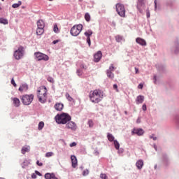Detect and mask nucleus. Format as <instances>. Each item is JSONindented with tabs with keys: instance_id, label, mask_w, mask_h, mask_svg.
Segmentation results:
<instances>
[{
	"instance_id": "obj_31",
	"label": "nucleus",
	"mask_w": 179,
	"mask_h": 179,
	"mask_svg": "<svg viewBox=\"0 0 179 179\" xmlns=\"http://www.w3.org/2000/svg\"><path fill=\"white\" fill-rule=\"evenodd\" d=\"M113 143H114L115 149H116L117 150H118V149H120V143H118L117 140H115V141H113Z\"/></svg>"
},
{
	"instance_id": "obj_45",
	"label": "nucleus",
	"mask_w": 179,
	"mask_h": 179,
	"mask_svg": "<svg viewBox=\"0 0 179 179\" xmlns=\"http://www.w3.org/2000/svg\"><path fill=\"white\" fill-rule=\"evenodd\" d=\"M142 110H143V111H146V110H147L146 104L144 103L143 105Z\"/></svg>"
},
{
	"instance_id": "obj_47",
	"label": "nucleus",
	"mask_w": 179,
	"mask_h": 179,
	"mask_svg": "<svg viewBox=\"0 0 179 179\" xmlns=\"http://www.w3.org/2000/svg\"><path fill=\"white\" fill-rule=\"evenodd\" d=\"M138 89H143V84L141 83L138 86Z\"/></svg>"
},
{
	"instance_id": "obj_4",
	"label": "nucleus",
	"mask_w": 179,
	"mask_h": 179,
	"mask_svg": "<svg viewBox=\"0 0 179 179\" xmlns=\"http://www.w3.org/2000/svg\"><path fill=\"white\" fill-rule=\"evenodd\" d=\"M20 100L24 106H30L34 100V94H25L20 96Z\"/></svg>"
},
{
	"instance_id": "obj_20",
	"label": "nucleus",
	"mask_w": 179,
	"mask_h": 179,
	"mask_svg": "<svg viewBox=\"0 0 179 179\" xmlns=\"http://www.w3.org/2000/svg\"><path fill=\"white\" fill-rule=\"evenodd\" d=\"M45 179H58V178L55 176V174L50 173H47L45 174Z\"/></svg>"
},
{
	"instance_id": "obj_17",
	"label": "nucleus",
	"mask_w": 179,
	"mask_h": 179,
	"mask_svg": "<svg viewBox=\"0 0 179 179\" xmlns=\"http://www.w3.org/2000/svg\"><path fill=\"white\" fill-rule=\"evenodd\" d=\"M55 109L57 111H62V110H64V103H56L55 104Z\"/></svg>"
},
{
	"instance_id": "obj_46",
	"label": "nucleus",
	"mask_w": 179,
	"mask_h": 179,
	"mask_svg": "<svg viewBox=\"0 0 179 179\" xmlns=\"http://www.w3.org/2000/svg\"><path fill=\"white\" fill-rule=\"evenodd\" d=\"M36 164H37V166H39V167H42V166H43V163L40 162V161H37Z\"/></svg>"
},
{
	"instance_id": "obj_53",
	"label": "nucleus",
	"mask_w": 179,
	"mask_h": 179,
	"mask_svg": "<svg viewBox=\"0 0 179 179\" xmlns=\"http://www.w3.org/2000/svg\"><path fill=\"white\" fill-rule=\"evenodd\" d=\"M147 17H150V13L149 11H147Z\"/></svg>"
},
{
	"instance_id": "obj_27",
	"label": "nucleus",
	"mask_w": 179,
	"mask_h": 179,
	"mask_svg": "<svg viewBox=\"0 0 179 179\" xmlns=\"http://www.w3.org/2000/svg\"><path fill=\"white\" fill-rule=\"evenodd\" d=\"M107 138H108V140L109 141V142H114V141H115V140H114L115 139L114 136H113V134H111L110 133H108Z\"/></svg>"
},
{
	"instance_id": "obj_16",
	"label": "nucleus",
	"mask_w": 179,
	"mask_h": 179,
	"mask_svg": "<svg viewBox=\"0 0 179 179\" xmlns=\"http://www.w3.org/2000/svg\"><path fill=\"white\" fill-rule=\"evenodd\" d=\"M71 159L72 167L73 169H76V167H77L78 166V159H76V156L75 155H71Z\"/></svg>"
},
{
	"instance_id": "obj_21",
	"label": "nucleus",
	"mask_w": 179,
	"mask_h": 179,
	"mask_svg": "<svg viewBox=\"0 0 179 179\" xmlns=\"http://www.w3.org/2000/svg\"><path fill=\"white\" fill-rule=\"evenodd\" d=\"M37 27L41 29H44L45 27V24L44 23V21L43 20H39L37 22Z\"/></svg>"
},
{
	"instance_id": "obj_51",
	"label": "nucleus",
	"mask_w": 179,
	"mask_h": 179,
	"mask_svg": "<svg viewBox=\"0 0 179 179\" xmlns=\"http://www.w3.org/2000/svg\"><path fill=\"white\" fill-rule=\"evenodd\" d=\"M31 178H37V176H36L35 173H33V174L31 175Z\"/></svg>"
},
{
	"instance_id": "obj_55",
	"label": "nucleus",
	"mask_w": 179,
	"mask_h": 179,
	"mask_svg": "<svg viewBox=\"0 0 179 179\" xmlns=\"http://www.w3.org/2000/svg\"><path fill=\"white\" fill-rule=\"evenodd\" d=\"M155 9L157 8V0H155Z\"/></svg>"
},
{
	"instance_id": "obj_30",
	"label": "nucleus",
	"mask_w": 179,
	"mask_h": 179,
	"mask_svg": "<svg viewBox=\"0 0 179 179\" xmlns=\"http://www.w3.org/2000/svg\"><path fill=\"white\" fill-rule=\"evenodd\" d=\"M0 23H1L2 24H8V20L5 18H0Z\"/></svg>"
},
{
	"instance_id": "obj_15",
	"label": "nucleus",
	"mask_w": 179,
	"mask_h": 179,
	"mask_svg": "<svg viewBox=\"0 0 179 179\" xmlns=\"http://www.w3.org/2000/svg\"><path fill=\"white\" fill-rule=\"evenodd\" d=\"M18 90L21 93H23V92H27V90H29V85L27 84H26V83L22 84L20 86Z\"/></svg>"
},
{
	"instance_id": "obj_26",
	"label": "nucleus",
	"mask_w": 179,
	"mask_h": 179,
	"mask_svg": "<svg viewBox=\"0 0 179 179\" xmlns=\"http://www.w3.org/2000/svg\"><path fill=\"white\" fill-rule=\"evenodd\" d=\"M29 164H30V162L27 159H25L22 164V169H26V167L29 166Z\"/></svg>"
},
{
	"instance_id": "obj_44",
	"label": "nucleus",
	"mask_w": 179,
	"mask_h": 179,
	"mask_svg": "<svg viewBox=\"0 0 179 179\" xmlns=\"http://www.w3.org/2000/svg\"><path fill=\"white\" fill-rule=\"evenodd\" d=\"M70 148H73L75 146H76V142H73L71 143H70Z\"/></svg>"
},
{
	"instance_id": "obj_58",
	"label": "nucleus",
	"mask_w": 179,
	"mask_h": 179,
	"mask_svg": "<svg viewBox=\"0 0 179 179\" xmlns=\"http://www.w3.org/2000/svg\"><path fill=\"white\" fill-rule=\"evenodd\" d=\"M154 148H155V150H157L156 145H154Z\"/></svg>"
},
{
	"instance_id": "obj_49",
	"label": "nucleus",
	"mask_w": 179,
	"mask_h": 179,
	"mask_svg": "<svg viewBox=\"0 0 179 179\" xmlns=\"http://www.w3.org/2000/svg\"><path fill=\"white\" fill-rule=\"evenodd\" d=\"M59 40H55V41H53V42H52V44H57V43H59Z\"/></svg>"
},
{
	"instance_id": "obj_5",
	"label": "nucleus",
	"mask_w": 179,
	"mask_h": 179,
	"mask_svg": "<svg viewBox=\"0 0 179 179\" xmlns=\"http://www.w3.org/2000/svg\"><path fill=\"white\" fill-rule=\"evenodd\" d=\"M83 29V25L82 24L74 25L71 28L70 33L71 36L76 37V36H79V34H80V31H82Z\"/></svg>"
},
{
	"instance_id": "obj_40",
	"label": "nucleus",
	"mask_w": 179,
	"mask_h": 179,
	"mask_svg": "<svg viewBox=\"0 0 179 179\" xmlns=\"http://www.w3.org/2000/svg\"><path fill=\"white\" fill-rule=\"evenodd\" d=\"M11 85H13L14 87H16L17 86L16 83H15V79H13V78H12V80H11Z\"/></svg>"
},
{
	"instance_id": "obj_29",
	"label": "nucleus",
	"mask_w": 179,
	"mask_h": 179,
	"mask_svg": "<svg viewBox=\"0 0 179 179\" xmlns=\"http://www.w3.org/2000/svg\"><path fill=\"white\" fill-rule=\"evenodd\" d=\"M85 19L86 22H90V14H89V13H85Z\"/></svg>"
},
{
	"instance_id": "obj_11",
	"label": "nucleus",
	"mask_w": 179,
	"mask_h": 179,
	"mask_svg": "<svg viewBox=\"0 0 179 179\" xmlns=\"http://www.w3.org/2000/svg\"><path fill=\"white\" fill-rule=\"evenodd\" d=\"M85 37H87V43L89 45V47H90V45H92V41H90V36H92V34H93V31L89 29L87 31H86L84 33Z\"/></svg>"
},
{
	"instance_id": "obj_50",
	"label": "nucleus",
	"mask_w": 179,
	"mask_h": 179,
	"mask_svg": "<svg viewBox=\"0 0 179 179\" xmlns=\"http://www.w3.org/2000/svg\"><path fill=\"white\" fill-rule=\"evenodd\" d=\"M77 73L79 76H80V75H82V71L80 70H78Z\"/></svg>"
},
{
	"instance_id": "obj_33",
	"label": "nucleus",
	"mask_w": 179,
	"mask_h": 179,
	"mask_svg": "<svg viewBox=\"0 0 179 179\" xmlns=\"http://www.w3.org/2000/svg\"><path fill=\"white\" fill-rule=\"evenodd\" d=\"M66 98L69 101H72L73 100V98L69 95V93H66Z\"/></svg>"
},
{
	"instance_id": "obj_56",
	"label": "nucleus",
	"mask_w": 179,
	"mask_h": 179,
	"mask_svg": "<svg viewBox=\"0 0 179 179\" xmlns=\"http://www.w3.org/2000/svg\"><path fill=\"white\" fill-rule=\"evenodd\" d=\"M156 82H157V78H156V76H154V83L156 85Z\"/></svg>"
},
{
	"instance_id": "obj_18",
	"label": "nucleus",
	"mask_w": 179,
	"mask_h": 179,
	"mask_svg": "<svg viewBox=\"0 0 179 179\" xmlns=\"http://www.w3.org/2000/svg\"><path fill=\"white\" fill-rule=\"evenodd\" d=\"M136 42L137 43V44H139L140 45H146V41H145V39L141 38H136Z\"/></svg>"
},
{
	"instance_id": "obj_35",
	"label": "nucleus",
	"mask_w": 179,
	"mask_h": 179,
	"mask_svg": "<svg viewBox=\"0 0 179 179\" xmlns=\"http://www.w3.org/2000/svg\"><path fill=\"white\" fill-rule=\"evenodd\" d=\"M53 31L55 33H59V29H58V25H57V24L54 25Z\"/></svg>"
},
{
	"instance_id": "obj_25",
	"label": "nucleus",
	"mask_w": 179,
	"mask_h": 179,
	"mask_svg": "<svg viewBox=\"0 0 179 179\" xmlns=\"http://www.w3.org/2000/svg\"><path fill=\"white\" fill-rule=\"evenodd\" d=\"M21 152H22V155H25L27 152H30V146L22 147Z\"/></svg>"
},
{
	"instance_id": "obj_9",
	"label": "nucleus",
	"mask_w": 179,
	"mask_h": 179,
	"mask_svg": "<svg viewBox=\"0 0 179 179\" xmlns=\"http://www.w3.org/2000/svg\"><path fill=\"white\" fill-rule=\"evenodd\" d=\"M24 51V48L23 46H20L17 50L14 52V57L15 59H20L23 57V52Z\"/></svg>"
},
{
	"instance_id": "obj_19",
	"label": "nucleus",
	"mask_w": 179,
	"mask_h": 179,
	"mask_svg": "<svg viewBox=\"0 0 179 179\" xmlns=\"http://www.w3.org/2000/svg\"><path fill=\"white\" fill-rule=\"evenodd\" d=\"M145 100V96H142V95H139L137 96L136 99V104H142V103H143Z\"/></svg>"
},
{
	"instance_id": "obj_7",
	"label": "nucleus",
	"mask_w": 179,
	"mask_h": 179,
	"mask_svg": "<svg viewBox=\"0 0 179 179\" xmlns=\"http://www.w3.org/2000/svg\"><path fill=\"white\" fill-rule=\"evenodd\" d=\"M136 8L140 13H142L145 10V8H146V0H138Z\"/></svg>"
},
{
	"instance_id": "obj_32",
	"label": "nucleus",
	"mask_w": 179,
	"mask_h": 179,
	"mask_svg": "<svg viewBox=\"0 0 179 179\" xmlns=\"http://www.w3.org/2000/svg\"><path fill=\"white\" fill-rule=\"evenodd\" d=\"M115 39L117 43H121L122 41V36L120 35L116 36Z\"/></svg>"
},
{
	"instance_id": "obj_38",
	"label": "nucleus",
	"mask_w": 179,
	"mask_h": 179,
	"mask_svg": "<svg viewBox=\"0 0 179 179\" xmlns=\"http://www.w3.org/2000/svg\"><path fill=\"white\" fill-rule=\"evenodd\" d=\"M53 155H54V152H47L45 154V157H51V156H52Z\"/></svg>"
},
{
	"instance_id": "obj_39",
	"label": "nucleus",
	"mask_w": 179,
	"mask_h": 179,
	"mask_svg": "<svg viewBox=\"0 0 179 179\" xmlns=\"http://www.w3.org/2000/svg\"><path fill=\"white\" fill-rule=\"evenodd\" d=\"M48 81L50 82V83H54V78H52V77H48Z\"/></svg>"
},
{
	"instance_id": "obj_6",
	"label": "nucleus",
	"mask_w": 179,
	"mask_h": 179,
	"mask_svg": "<svg viewBox=\"0 0 179 179\" xmlns=\"http://www.w3.org/2000/svg\"><path fill=\"white\" fill-rule=\"evenodd\" d=\"M116 12L121 17H125V6L118 3L115 5Z\"/></svg>"
},
{
	"instance_id": "obj_61",
	"label": "nucleus",
	"mask_w": 179,
	"mask_h": 179,
	"mask_svg": "<svg viewBox=\"0 0 179 179\" xmlns=\"http://www.w3.org/2000/svg\"><path fill=\"white\" fill-rule=\"evenodd\" d=\"M50 1H53V0H49Z\"/></svg>"
},
{
	"instance_id": "obj_3",
	"label": "nucleus",
	"mask_w": 179,
	"mask_h": 179,
	"mask_svg": "<svg viewBox=\"0 0 179 179\" xmlns=\"http://www.w3.org/2000/svg\"><path fill=\"white\" fill-rule=\"evenodd\" d=\"M55 120L57 124H68V122L72 120V117L68 113H62L57 114L55 117Z\"/></svg>"
},
{
	"instance_id": "obj_41",
	"label": "nucleus",
	"mask_w": 179,
	"mask_h": 179,
	"mask_svg": "<svg viewBox=\"0 0 179 179\" xmlns=\"http://www.w3.org/2000/svg\"><path fill=\"white\" fill-rule=\"evenodd\" d=\"M89 174V170H87V169H85V170H84L83 171V176H87Z\"/></svg>"
},
{
	"instance_id": "obj_13",
	"label": "nucleus",
	"mask_w": 179,
	"mask_h": 179,
	"mask_svg": "<svg viewBox=\"0 0 179 179\" xmlns=\"http://www.w3.org/2000/svg\"><path fill=\"white\" fill-rule=\"evenodd\" d=\"M66 128H67L68 129H71V131H75L76 129H77L78 126L76 125V123L70 121L66 123Z\"/></svg>"
},
{
	"instance_id": "obj_10",
	"label": "nucleus",
	"mask_w": 179,
	"mask_h": 179,
	"mask_svg": "<svg viewBox=\"0 0 179 179\" xmlns=\"http://www.w3.org/2000/svg\"><path fill=\"white\" fill-rule=\"evenodd\" d=\"M116 69L115 67H114V64H110L109 69L106 71V75L109 79H114V70Z\"/></svg>"
},
{
	"instance_id": "obj_37",
	"label": "nucleus",
	"mask_w": 179,
	"mask_h": 179,
	"mask_svg": "<svg viewBox=\"0 0 179 179\" xmlns=\"http://www.w3.org/2000/svg\"><path fill=\"white\" fill-rule=\"evenodd\" d=\"M100 178L101 179H108V177L107 176V175L106 173H101Z\"/></svg>"
},
{
	"instance_id": "obj_34",
	"label": "nucleus",
	"mask_w": 179,
	"mask_h": 179,
	"mask_svg": "<svg viewBox=\"0 0 179 179\" xmlns=\"http://www.w3.org/2000/svg\"><path fill=\"white\" fill-rule=\"evenodd\" d=\"M20 5H22V1H18L17 3H14L12 5V8H19V6H20Z\"/></svg>"
},
{
	"instance_id": "obj_63",
	"label": "nucleus",
	"mask_w": 179,
	"mask_h": 179,
	"mask_svg": "<svg viewBox=\"0 0 179 179\" xmlns=\"http://www.w3.org/2000/svg\"><path fill=\"white\" fill-rule=\"evenodd\" d=\"M0 10H1V8H0Z\"/></svg>"
},
{
	"instance_id": "obj_14",
	"label": "nucleus",
	"mask_w": 179,
	"mask_h": 179,
	"mask_svg": "<svg viewBox=\"0 0 179 179\" xmlns=\"http://www.w3.org/2000/svg\"><path fill=\"white\" fill-rule=\"evenodd\" d=\"M102 57H103V53H101V51H98L94 56V62H99V61L101 59Z\"/></svg>"
},
{
	"instance_id": "obj_57",
	"label": "nucleus",
	"mask_w": 179,
	"mask_h": 179,
	"mask_svg": "<svg viewBox=\"0 0 179 179\" xmlns=\"http://www.w3.org/2000/svg\"><path fill=\"white\" fill-rule=\"evenodd\" d=\"M136 122L137 124L141 123V118H138Z\"/></svg>"
},
{
	"instance_id": "obj_42",
	"label": "nucleus",
	"mask_w": 179,
	"mask_h": 179,
	"mask_svg": "<svg viewBox=\"0 0 179 179\" xmlns=\"http://www.w3.org/2000/svg\"><path fill=\"white\" fill-rule=\"evenodd\" d=\"M113 89H114V90H115L116 92H119V90H118V86L117 85V84L113 85Z\"/></svg>"
},
{
	"instance_id": "obj_54",
	"label": "nucleus",
	"mask_w": 179,
	"mask_h": 179,
	"mask_svg": "<svg viewBox=\"0 0 179 179\" xmlns=\"http://www.w3.org/2000/svg\"><path fill=\"white\" fill-rule=\"evenodd\" d=\"M35 173H36V174H37L38 176H41V173H40V172H38V171H36Z\"/></svg>"
},
{
	"instance_id": "obj_43",
	"label": "nucleus",
	"mask_w": 179,
	"mask_h": 179,
	"mask_svg": "<svg viewBox=\"0 0 179 179\" xmlns=\"http://www.w3.org/2000/svg\"><path fill=\"white\" fill-rule=\"evenodd\" d=\"M150 139H153V141H156L157 139V137L155 136V135L150 136Z\"/></svg>"
},
{
	"instance_id": "obj_62",
	"label": "nucleus",
	"mask_w": 179,
	"mask_h": 179,
	"mask_svg": "<svg viewBox=\"0 0 179 179\" xmlns=\"http://www.w3.org/2000/svg\"><path fill=\"white\" fill-rule=\"evenodd\" d=\"M3 2V1H5V0H1Z\"/></svg>"
},
{
	"instance_id": "obj_24",
	"label": "nucleus",
	"mask_w": 179,
	"mask_h": 179,
	"mask_svg": "<svg viewBox=\"0 0 179 179\" xmlns=\"http://www.w3.org/2000/svg\"><path fill=\"white\" fill-rule=\"evenodd\" d=\"M13 101L15 107H19L20 106V100L18 98H13Z\"/></svg>"
},
{
	"instance_id": "obj_48",
	"label": "nucleus",
	"mask_w": 179,
	"mask_h": 179,
	"mask_svg": "<svg viewBox=\"0 0 179 179\" xmlns=\"http://www.w3.org/2000/svg\"><path fill=\"white\" fill-rule=\"evenodd\" d=\"M80 68H81L82 69H87V67H86V66H85V64H81V65H80Z\"/></svg>"
},
{
	"instance_id": "obj_23",
	"label": "nucleus",
	"mask_w": 179,
	"mask_h": 179,
	"mask_svg": "<svg viewBox=\"0 0 179 179\" xmlns=\"http://www.w3.org/2000/svg\"><path fill=\"white\" fill-rule=\"evenodd\" d=\"M44 34V28H38L37 27L36 34L37 36H41Z\"/></svg>"
},
{
	"instance_id": "obj_1",
	"label": "nucleus",
	"mask_w": 179,
	"mask_h": 179,
	"mask_svg": "<svg viewBox=\"0 0 179 179\" xmlns=\"http://www.w3.org/2000/svg\"><path fill=\"white\" fill-rule=\"evenodd\" d=\"M104 97V93L100 90H94L90 91V99L92 103H95L96 104L100 103L103 98Z\"/></svg>"
},
{
	"instance_id": "obj_52",
	"label": "nucleus",
	"mask_w": 179,
	"mask_h": 179,
	"mask_svg": "<svg viewBox=\"0 0 179 179\" xmlns=\"http://www.w3.org/2000/svg\"><path fill=\"white\" fill-rule=\"evenodd\" d=\"M135 71L136 74L139 73V69L138 68L135 67Z\"/></svg>"
},
{
	"instance_id": "obj_60",
	"label": "nucleus",
	"mask_w": 179,
	"mask_h": 179,
	"mask_svg": "<svg viewBox=\"0 0 179 179\" xmlns=\"http://www.w3.org/2000/svg\"><path fill=\"white\" fill-rule=\"evenodd\" d=\"M80 1V2H82V1H83V0H79Z\"/></svg>"
},
{
	"instance_id": "obj_59",
	"label": "nucleus",
	"mask_w": 179,
	"mask_h": 179,
	"mask_svg": "<svg viewBox=\"0 0 179 179\" xmlns=\"http://www.w3.org/2000/svg\"><path fill=\"white\" fill-rule=\"evenodd\" d=\"M124 114H128V112L125 111V112H124Z\"/></svg>"
},
{
	"instance_id": "obj_28",
	"label": "nucleus",
	"mask_w": 179,
	"mask_h": 179,
	"mask_svg": "<svg viewBox=\"0 0 179 179\" xmlns=\"http://www.w3.org/2000/svg\"><path fill=\"white\" fill-rule=\"evenodd\" d=\"M43 128H44V122H40L38 126V129L39 131H41V129H43Z\"/></svg>"
},
{
	"instance_id": "obj_8",
	"label": "nucleus",
	"mask_w": 179,
	"mask_h": 179,
	"mask_svg": "<svg viewBox=\"0 0 179 179\" xmlns=\"http://www.w3.org/2000/svg\"><path fill=\"white\" fill-rule=\"evenodd\" d=\"M34 55L36 58H37L38 61H48V59H50V57H48V55L40 52H35Z\"/></svg>"
},
{
	"instance_id": "obj_36",
	"label": "nucleus",
	"mask_w": 179,
	"mask_h": 179,
	"mask_svg": "<svg viewBox=\"0 0 179 179\" xmlns=\"http://www.w3.org/2000/svg\"><path fill=\"white\" fill-rule=\"evenodd\" d=\"M88 125H89L90 128H93V126L94 125L93 120H88Z\"/></svg>"
},
{
	"instance_id": "obj_12",
	"label": "nucleus",
	"mask_w": 179,
	"mask_h": 179,
	"mask_svg": "<svg viewBox=\"0 0 179 179\" xmlns=\"http://www.w3.org/2000/svg\"><path fill=\"white\" fill-rule=\"evenodd\" d=\"M145 134V131L143 129H133L131 135H138V136H142Z\"/></svg>"
},
{
	"instance_id": "obj_2",
	"label": "nucleus",
	"mask_w": 179,
	"mask_h": 179,
	"mask_svg": "<svg viewBox=\"0 0 179 179\" xmlns=\"http://www.w3.org/2000/svg\"><path fill=\"white\" fill-rule=\"evenodd\" d=\"M38 99L40 103H45L47 101V99L48 97V93L47 90V87L45 86H41L38 89Z\"/></svg>"
},
{
	"instance_id": "obj_22",
	"label": "nucleus",
	"mask_w": 179,
	"mask_h": 179,
	"mask_svg": "<svg viewBox=\"0 0 179 179\" xmlns=\"http://www.w3.org/2000/svg\"><path fill=\"white\" fill-rule=\"evenodd\" d=\"M136 166L137 169H138V170H141L142 167H143V160L139 159L138 161H137V162L136 163Z\"/></svg>"
}]
</instances>
